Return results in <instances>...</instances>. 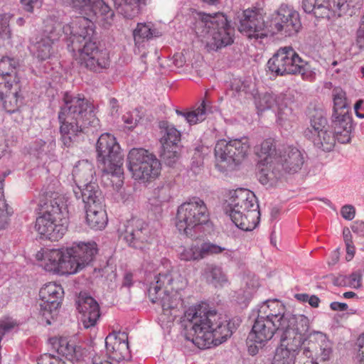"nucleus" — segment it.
Listing matches in <instances>:
<instances>
[{"mask_svg":"<svg viewBox=\"0 0 364 364\" xmlns=\"http://www.w3.org/2000/svg\"><path fill=\"white\" fill-rule=\"evenodd\" d=\"M164 266L166 269L160 270L156 276L155 284L149 289V296L152 303H159L161 306L159 323L163 328L168 329L178 316L179 306L183 304L181 291L185 288L186 282L172 268L169 261L165 260Z\"/></svg>","mask_w":364,"mask_h":364,"instance_id":"f257e3e1","label":"nucleus"},{"mask_svg":"<svg viewBox=\"0 0 364 364\" xmlns=\"http://www.w3.org/2000/svg\"><path fill=\"white\" fill-rule=\"evenodd\" d=\"M184 316L191 323L193 332L192 338L187 337V339L200 349L217 346L232 335V331L227 320L207 305L191 307Z\"/></svg>","mask_w":364,"mask_h":364,"instance_id":"f03ea898","label":"nucleus"},{"mask_svg":"<svg viewBox=\"0 0 364 364\" xmlns=\"http://www.w3.org/2000/svg\"><path fill=\"white\" fill-rule=\"evenodd\" d=\"M63 101L58 114L60 132L63 144L70 146L84 129L90 127L92 132L97 130L100 120L95 116L94 106L84 97L65 93Z\"/></svg>","mask_w":364,"mask_h":364,"instance_id":"7ed1b4c3","label":"nucleus"},{"mask_svg":"<svg viewBox=\"0 0 364 364\" xmlns=\"http://www.w3.org/2000/svg\"><path fill=\"white\" fill-rule=\"evenodd\" d=\"M194 29L198 36L205 39L209 50H217L233 43L234 28L222 13H198Z\"/></svg>","mask_w":364,"mask_h":364,"instance_id":"20e7f679","label":"nucleus"},{"mask_svg":"<svg viewBox=\"0 0 364 364\" xmlns=\"http://www.w3.org/2000/svg\"><path fill=\"white\" fill-rule=\"evenodd\" d=\"M227 203L226 212L237 228L251 231L257 227L260 213L253 192L246 188L232 191Z\"/></svg>","mask_w":364,"mask_h":364,"instance_id":"39448f33","label":"nucleus"},{"mask_svg":"<svg viewBox=\"0 0 364 364\" xmlns=\"http://www.w3.org/2000/svg\"><path fill=\"white\" fill-rule=\"evenodd\" d=\"M70 198L60 194L53 198L48 210L36 221V229L43 237L56 241L67 231Z\"/></svg>","mask_w":364,"mask_h":364,"instance_id":"423d86ee","label":"nucleus"},{"mask_svg":"<svg viewBox=\"0 0 364 364\" xmlns=\"http://www.w3.org/2000/svg\"><path fill=\"white\" fill-rule=\"evenodd\" d=\"M258 314L274 321L277 326L285 328L284 333H307L309 320L304 316H296L285 313L284 305L278 300H267L259 306Z\"/></svg>","mask_w":364,"mask_h":364,"instance_id":"0eeeda50","label":"nucleus"},{"mask_svg":"<svg viewBox=\"0 0 364 364\" xmlns=\"http://www.w3.org/2000/svg\"><path fill=\"white\" fill-rule=\"evenodd\" d=\"M96 150L97 161L102 166V177L118 178L121 181L120 178L124 173L122 156L116 138L109 133L101 134L97 142Z\"/></svg>","mask_w":364,"mask_h":364,"instance_id":"6e6552de","label":"nucleus"},{"mask_svg":"<svg viewBox=\"0 0 364 364\" xmlns=\"http://www.w3.org/2000/svg\"><path fill=\"white\" fill-rule=\"evenodd\" d=\"M208 218L205 202L198 197H192L178 206L176 226L179 232L191 237L198 228L208 220Z\"/></svg>","mask_w":364,"mask_h":364,"instance_id":"1a4fd4ad","label":"nucleus"},{"mask_svg":"<svg viewBox=\"0 0 364 364\" xmlns=\"http://www.w3.org/2000/svg\"><path fill=\"white\" fill-rule=\"evenodd\" d=\"M250 144L246 136L218 141L215 146V167L225 172L243 160L249 153Z\"/></svg>","mask_w":364,"mask_h":364,"instance_id":"9d476101","label":"nucleus"},{"mask_svg":"<svg viewBox=\"0 0 364 364\" xmlns=\"http://www.w3.org/2000/svg\"><path fill=\"white\" fill-rule=\"evenodd\" d=\"M128 168L132 177L146 182L156 178L160 173L161 163L154 154L142 148L131 149L127 156Z\"/></svg>","mask_w":364,"mask_h":364,"instance_id":"9b49d317","label":"nucleus"},{"mask_svg":"<svg viewBox=\"0 0 364 364\" xmlns=\"http://www.w3.org/2000/svg\"><path fill=\"white\" fill-rule=\"evenodd\" d=\"M256 154L259 158L257 164L259 181L263 185L273 186L280 177V168H272L279 154V151H276L274 139L269 138L264 140L256 148Z\"/></svg>","mask_w":364,"mask_h":364,"instance_id":"f8f14e48","label":"nucleus"},{"mask_svg":"<svg viewBox=\"0 0 364 364\" xmlns=\"http://www.w3.org/2000/svg\"><path fill=\"white\" fill-rule=\"evenodd\" d=\"M67 247L58 249H42L37 252L36 259L39 265L46 271L59 275L76 273L77 265L71 262L70 255Z\"/></svg>","mask_w":364,"mask_h":364,"instance_id":"ddd939ff","label":"nucleus"},{"mask_svg":"<svg viewBox=\"0 0 364 364\" xmlns=\"http://www.w3.org/2000/svg\"><path fill=\"white\" fill-rule=\"evenodd\" d=\"M68 47L73 52L75 60L82 68L97 72L109 65L107 52L99 49L95 41H87L80 46L68 44Z\"/></svg>","mask_w":364,"mask_h":364,"instance_id":"4468645a","label":"nucleus"},{"mask_svg":"<svg viewBox=\"0 0 364 364\" xmlns=\"http://www.w3.org/2000/svg\"><path fill=\"white\" fill-rule=\"evenodd\" d=\"M301 28L299 13L291 6L282 4L267 22L268 32L284 36L296 35Z\"/></svg>","mask_w":364,"mask_h":364,"instance_id":"2eb2a0df","label":"nucleus"},{"mask_svg":"<svg viewBox=\"0 0 364 364\" xmlns=\"http://www.w3.org/2000/svg\"><path fill=\"white\" fill-rule=\"evenodd\" d=\"M361 5L360 0H303L302 7L316 18L333 19L346 14L349 7Z\"/></svg>","mask_w":364,"mask_h":364,"instance_id":"dca6fc26","label":"nucleus"},{"mask_svg":"<svg viewBox=\"0 0 364 364\" xmlns=\"http://www.w3.org/2000/svg\"><path fill=\"white\" fill-rule=\"evenodd\" d=\"M92 18L99 20L105 28H107L112 24L111 23L109 25H105V22L100 15H83L75 17L61 28L64 35L70 41V45L79 44L80 46L81 43H87V41H94L95 28Z\"/></svg>","mask_w":364,"mask_h":364,"instance_id":"f3484780","label":"nucleus"},{"mask_svg":"<svg viewBox=\"0 0 364 364\" xmlns=\"http://www.w3.org/2000/svg\"><path fill=\"white\" fill-rule=\"evenodd\" d=\"M272 321L257 314L252 330L247 337L248 352L250 355H256L266 343L277 333L284 334L285 328H280Z\"/></svg>","mask_w":364,"mask_h":364,"instance_id":"a211bd4d","label":"nucleus"},{"mask_svg":"<svg viewBox=\"0 0 364 364\" xmlns=\"http://www.w3.org/2000/svg\"><path fill=\"white\" fill-rule=\"evenodd\" d=\"M306 341V333H286L281 336L280 346L276 349L272 364H294L299 350Z\"/></svg>","mask_w":364,"mask_h":364,"instance_id":"6ab92c4d","label":"nucleus"},{"mask_svg":"<svg viewBox=\"0 0 364 364\" xmlns=\"http://www.w3.org/2000/svg\"><path fill=\"white\" fill-rule=\"evenodd\" d=\"M299 57L291 47L280 48L267 61V70L277 76L293 74L296 70V62H299Z\"/></svg>","mask_w":364,"mask_h":364,"instance_id":"aec40b11","label":"nucleus"},{"mask_svg":"<svg viewBox=\"0 0 364 364\" xmlns=\"http://www.w3.org/2000/svg\"><path fill=\"white\" fill-rule=\"evenodd\" d=\"M239 31L250 39H262L268 34L267 24L262 16L255 10L247 9L238 16Z\"/></svg>","mask_w":364,"mask_h":364,"instance_id":"412c9836","label":"nucleus"},{"mask_svg":"<svg viewBox=\"0 0 364 364\" xmlns=\"http://www.w3.org/2000/svg\"><path fill=\"white\" fill-rule=\"evenodd\" d=\"M61 27L49 26L33 40L30 46L33 55L41 61L46 60L53 53V44L60 38Z\"/></svg>","mask_w":364,"mask_h":364,"instance_id":"4be33fe9","label":"nucleus"},{"mask_svg":"<svg viewBox=\"0 0 364 364\" xmlns=\"http://www.w3.org/2000/svg\"><path fill=\"white\" fill-rule=\"evenodd\" d=\"M306 336L309 341L307 346H304L303 348V354L306 358H311L313 351H316L314 359L318 362L329 360L333 353V344L326 335L320 331H315L309 335L307 332Z\"/></svg>","mask_w":364,"mask_h":364,"instance_id":"5701e85b","label":"nucleus"},{"mask_svg":"<svg viewBox=\"0 0 364 364\" xmlns=\"http://www.w3.org/2000/svg\"><path fill=\"white\" fill-rule=\"evenodd\" d=\"M81 15L102 16L105 25L113 21L114 12L103 0H65Z\"/></svg>","mask_w":364,"mask_h":364,"instance_id":"b1692460","label":"nucleus"},{"mask_svg":"<svg viewBox=\"0 0 364 364\" xmlns=\"http://www.w3.org/2000/svg\"><path fill=\"white\" fill-rule=\"evenodd\" d=\"M124 240L136 249H144V245L151 240V234L148 225L141 219L128 221L124 232Z\"/></svg>","mask_w":364,"mask_h":364,"instance_id":"393cba45","label":"nucleus"},{"mask_svg":"<svg viewBox=\"0 0 364 364\" xmlns=\"http://www.w3.org/2000/svg\"><path fill=\"white\" fill-rule=\"evenodd\" d=\"M304 161L303 154L299 149L293 146H287L279 149L277 159L272 168H279L280 175L282 171L294 173L301 168Z\"/></svg>","mask_w":364,"mask_h":364,"instance_id":"a878e982","label":"nucleus"},{"mask_svg":"<svg viewBox=\"0 0 364 364\" xmlns=\"http://www.w3.org/2000/svg\"><path fill=\"white\" fill-rule=\"evenodd\" d=\"M105 347L109 358L120 362L130 358L128 335L125 332H113L105 338Z\"/></svg>","mask_w":364,"mask_h":364,"instance_id":"bb28decb","label":"nucleus"},{"mask_svg":"<svg viewBox=\"0 0 364 364\" xmlns=\"http://www.w3.org/2000/svg\"><path fill=\"white\" fill-rule=\"evenodd\" d=\"M76 304L83 327L85 328L94 327L100 317L98 303L86 294H80Z\"/></svg>","mask_w":364,"mask_h":364,"instance_id":"cd10ccee","label":"nucleus"},{"mask_svg":"<svg viewBox=\"0 0 364 364\" xmlns=\"http://www.w3.org/2000/svg\"><path fill=\"white\" fill-rule=\"evenodd\" d=\"M63 289L60 284L50 282L43 285L40 289L39 296L42 301L41 309L44 316L46 313L55 314L63 296Z\"/></svg>","mask_w":364,"mask_h":364,"instance_id":"c85d7f7f","label":"nucleus"},{"mask_svg":"<svg viewBox=\"0 0 364 364\" xmlns=\"http://www.w3.org/2000/svg\"><path fill=\"white\" fill-rule=\"evenodd\" d=\"M67 250L70 253L71 262L75 263V266H77L76 273L87 265L97 252V244L94 242H74Z\"/></svg>","mask_w":364,"mask_h":364,"instance_id":"c756f323","label":"nucleus"},{"mask_svg":"<svg viewBox=\"0 0 364 364\" xmlns=\"http://www.w3.org/2000/svg\"><path fill=\"white\" fill-rule=\"evenodd\" d=\"M20 91L19 80L15 77L12 80V83L9 80L6 81V84L0 85V101L2 102L6 112L14 113L18 110L19 105L22 102Z\"/></svg>","mask_w":364,"mask_h":364,"instance_id":"7c9ffc66","label":"nucleus"},{"mask_svg":"<svg viewBox=\"0 0 364 364\" xmlns=\"http://www.w3.org/2000/svg\"><path fill=\"white\" fill-rule=\"evenodd\" d=\"M49 343L52 348L59 355L72 362L78 361L83 357L84 350L67 337L51 338L49 339Z\"/></svg>","mask_w":364,"mask_h":364,"instance_id":"2f4dec72","label":"nucleus"},{"mask_svg":"<svg viewBox=\"0 0 364 364\" xmlns=\"http://www.w3.org/2000/svg\"><path fill=\"white\" fill-rule=\"evenodd\" d=\"M86 223L93 230H102L107 224L108 218L103 203L85 208Z\"/></svg>","mask_w":364,"mask_h":364,"instance_id":"473e14b6","label":"nucleus"},{"mask_svg":"<svg viewBox=\"0 0 364 364\" xmlns=\"http://www.w3.org/2000/svg\"><path fill=\"white\" fill-rule=\"evenodd\" d=\"M77 187L78 192L74 190V193L76 198H79L78 193H80L82 201L85 203V208L98 204V203H102V198L100 197L101 193L95 183H92L90 181L78 185Z\"/></svg>","mask_w":364,"mask_h":364,"instance_id":"72a5a7b5","label":"nucleus"},{"mask_svg":"<svg viewBox=\"0 0 364 364\" xmlns=\"http://www.w3.org/2000/svg\"><path fill=\"white\" fill-rule=\"evenodd\" d=\"M289 99L285 96L282 105L277 107V124L285 131L290 130L293 127L295 117L292 109L289 107Z\"/></svg>","mask_w":364,"mask_h":364,"instance_id":"f704fd0d","label":"nucleus"},{"mask_svg":"<svg viewBox=\"0 0 364 364\" xmlns=\"http://www.w3.org/2000/svg\"><path fill=\"white\" fill-rule=\"evenodd\" d=\"M93 173V165L87 160H82L74 166L72 171L73 179L77 186L83 184L91 181Z\"/></svg>","mask_w":364,"mask_h":364,"instance_id":"c9c22d12","label":"nucleus"},{"mask_svg":"<svg viewBox=\"0 0 364 364\" xmlns=\"http://www.w3.org/2000/svg\"><path fill=\"white\" fill-rule=\"evenodd\" d=\"M203 276L206 282L215 287H223L228 283V278L223 269L213 264H208L203 272Z\"/></svg>","mask_w":364,"mask_h":364,"instance_id":"e433bc0d","label":"nucleus"},{"mask_svg":"<svg viewBox=\"0 0 364 364\" xmlns=\"http://www.w3.org/2000/svg\"><path fill=\"white\" fill-rule=\"evenodd\" d=\"M209 111L210 105L203 100L196 109L186 112L176 110V112L178 116L182 117L190 125H193L204 121Z\"/></svg>","mask_w":364,"mask_h":364,"instance_id":"4c0bfd02","label":"nucleus"},{"mask_svg":"<svg viewBox=\"0 0 364 364\" xmlns=\"http://www.w3.org/2000/svg\"><path fill=\"white\" fill-rule=\"evenodd\" d=\"M285 95L280 93L275 95L273 93H264L259 95L255 99V106L259 112L277 107L279 105H282L284 101Z\"/></svg>","mask_w":364,"mask_h":364,"instance_id":"58836bf2","label":"nucleus"},{"mask_svg":"<svg viewBox=\"0 0 364 364\" xmlns=\"http://www.w3.org/2000/svg\"><path fill=\"white\" fill-rule=\"evenodd\" d=\"M17 65L18 63L14 58L3 57L0 60V85L6 84V81L9 80L12 83L14 77L19 80L16 72Z\"/></svg>","mask_w":364,"mask_h":364,"instance_id":"ea45409f","label":"nucleus"},{"mask_svg":"<svg viewBox=\"0 0 364 364\" xmlns=\"http://www.w3.org/2000/svg\"><path fill=\"white\" fill-rule=\"evenodd\" d=\"M161 128L164 129V135L162 137L163 147L168 148V146H178L181 141V132L172 125L166 122H163Z\"/></svg>","mask_w":364,"mask_h":364,"instance_id":"a19ab883","label":"nucleus"},{"mask_svg":"<svg viewBox=\"0 0 364 364\" xmlns=\"http://www.w3.org/2000/svg\"><path fill=\"white\" fill-rule=\"evenodd\" d=\"M314 144L325 151H330L335 145V137L331 132L326 129L311 137Z\"/></svg>","mask_w":364,"mask_h":364,"instance_id":"79ce46f5","label":"nucleus"},{"mask_svg":"<svg viewBox=\"0 0 364 364\" xmlns=\"http://www.w3.org/2000/svg\"><path fill=\"white\" fill-rule=\"evenodd\" d=\"M154 34L151 23H139L133 31L134 40L136 45L139 46L145 41L151 39Z\"/></svg>","mask_w":364,"mask_h":364,"instance_id":"37998d69","label":"nucleus"},{"mask_svg":"<svg viewBox=\"0 0 364 364\" xmlns=\"http://www.w3.org/2000/svg\"><path fill=\"white\" fill-rule=\"evenodd\" d=\"M299 62H296V70L293 74H301L302 78L306 80L313 81L316 78V69L308 62L299 57Z\"/></svg>","mask_w":364,"mask_h":364,"instance_id":"c03bdc74","label":"nucleus"},{"mask_svg":"<svg viewBox=\"0 0 364 364\" xmlns=\"http://www.w3.org/2000/svg\"><path fill=\"white\" fill-rule=\"evenodd\" d=\"M341 112L333 113L332 126L333 129L339 127L342 129H352V118L348 110H344Z\"/></svg>","mask_w":364,"mask_h":364,"instance_id":"a18cd8bd","label":"nucleus"},{"mask_svg":"<svg viewBox=\"0 0 364 364\" xmlns=\"http://www.w3.org/2000/svg\"><path fill=\"white\" fill-rule=\"evenodd\" d=\"M198 249L200 260L209 256L220 254L225 250V247L210 242H203L198 245Z\"/></svg>","mask_w":364,"mask_h":364,"instance_id":"49530a36","label":"nucleus"},{"mask_svg":"<svg viewBox=\"0 0 364 364\" xmlns=\"http://www.w3.org/2000/svg\"><path fill=\"white\" fill-rule=\"evenodd\" d=\"M178 257L181 260L187 262L200 260L198 245L180 247L178 250Z\"/></svg>","mask_w":364,"mask_h":364,"instance_id":"de8ad7c7","label":"nucleus"},{"mask_svg":"<svg viewBox=\"0 0 364 364\" xmlns=\"http://www.w3.org/2000/svg\"><path fill=\"white\" fill-rule=\"evenodd\" d=\"M333 113L341 112L344 110H348L347 107L346 92L341 89L333 90Z\"/></svg>","mask_w":364,"mask_h":364,"instance_id":"09e8293b","label":"nucleus"},{"mask_svg":"<svg viewBox=\"0 0 364 364\" xmlns=\"http://www.w3.org/2000/svg\"><path fill=\"white\" fill-rule=\"evenodd\" d=\"M11 17L9 14H0V41L11 38V30L9 26Z\"/></svg>","mask_w":364,"mask_h":364,"instance_id":"8fccbe9b","label":"nucleus"},{"mask_svg":"<svg viewBox=\"0 0 364 364\" xmlns=\"http://www.w3.org/2000/svg\"><path fill=\"white\" fill-rule=\"evenodd\" d=\"M178 146H168V148L163 147L161 157L168 166H172L178 159Z\"/></svg>","mask_w":364,"mask_h":364,"instance_id":"3c124183","label":"nucleus"},{"mask_svg":"<svg viewBox=\"0 0 364 364\" xmlns=\"http://www.w3.org/2000/svg\"><path fill=\"white\" fill-rule=\"evenodd\" d=\"M326 124L327 120L325 117H314L311 119V129L309 131L311 134V137L326 129Z\"/></svg>","mask_w":364,"mask_h":364,"instance_id":"603ef678","label":"nucleus"},{"mask_svg":"<svg viewBox=\"0 0 364 364\" xmlns=\"http://www.w3.org/2000/svg\"><path fill=\"white\" fill-rule=\"evenodd\" d=\"M6 207L7 205L4 198L3 183L0 181V229L4 228L8 223L9 213Z\"/></svg>","mask_w":364,"mask_h":364,"instance_id":"864d4df0","label":"nucleus"},{"mask_svg":"<svg viewBox=\"0 0 364 364\" xmlns=\"http://www.w3.org/2000/svg\"><path fill=\"white\" fill-rule=\"evenodd\" d=\"M154 194L157 202L160 203L168 201L171 197V188L168 185L156 188Z\"/></svg>","mask_w":364,"mask_h":364,"instance_id":"5fc2aeb1","label":"nucleus"},{"mask_svg":"<svg viewBox=\"0 0 364 364\" xmlns=\"http://www.w3.org/2000/svg\"><path fill=\"white\" fill-rule=\"evenodd\" d=\"M352 129H342L337 127L333 129V136L335 137V141H338L341 144L349 143L350 141V132Z\"/></svg>","mask_w":364,"mask_h":364,"instance_id":"6e6d98bb","label":"nucleus"},{"mask_svg":"<svg viewBox=\"0 0 364 364\" xmlns=\"http://www.w3.org/2000/svg\"><path fill=\"white\" fill-rule=\"evenodd\" d=\"M259 281L256 277H253L251 279H247L246 281V289L244 291L245 300H248L252 297L253 293L259 287Z\"/></svg>","mask_w":364,"mask_h":364,"instance_id":"4d7b16f0","label":"nucleus"},{"mask_svg":"<svg viewBox=\"0 0 364 364\" xmlns=\"http://www.w3.org/2000/svg\"><path fill=\"white\" fill-rule=\"evenodd\" d=\"M361 277L362 275L359 272H353L349 276L345 277V284L352 288L358 289L361 286Z\"/></svg>","mask_w":364,"mask_h":364,"instance_id":"13d9d810","label":"nucleus"},{"mask_svg":"<svg viewBox=\"0 0 364 364\" xmlns=\"http://www.w3.org/2000/svg\"><path fill=\"white\" fill-rule=\"evenodd\" d=\"M38 364H68L65 361L50 353H45L38 359Z\"/></svg>","mask_w":364,"mask_h":364,"instance_id":"bf43d9fd","label":"nucleus"},{"mask_svg":"<svg viewBox=\"0 0 364 364\" xmlns=\"http://www.w3.org/2000/svg\"><path fill=\"white\" fill-rule=\"evenodd\" d=\"M341 214L345 219L351 220L355 217V208L351 205H346L342 207L341 210Z\"/></svg>","mask_w":364,"mask_h":364,"instance_id":"052dcab7","label":"nucleus"},{"mask_svg":"<svg viewBox=\"0 0 364 364\" xmlns=\"http://www.w3.org/2000/svg\"><path fill=\"white\" fill-rule=\"evenodd\" d=\"M122 178H123V175L120 178L121 181H119L118 178H116L117 181H115V183H116L117 186H120V188L119 189L118 193L120 196V200L124 202L129 199L130 195L125 192L124 188H122V186L123 183Z\"/></svg>","mask_w":364,"mask_h":364,"instance_id":"680f3d73","label":"nucleus"},{"mask_svg":"<svg viewBox=\"0 0 364 364\" xmlns=\"http://www.w3.org/2000/svg\"><path fill=\"white\" fill-rule=\"evenodd\" d=\"M358 358L360 364H364V334L358 338Z\"/></svg>","mask_w":364,"mask_h":364,"instance_id":"e2e57ef3","label":"nucleus"},{"mask_svg":"<svg viewBox=\"0 0 364 364\" xmlns=\"http://www.w3.org/2000/svg\"><path fill=\"white\" fill-rule=\"evenodd\" d=\"M23 9L28 12H33L34 5L38 3V0H21Z\"/></svg>","mask_w":364,"mask_h":364,"instance_id":"0e129e2a","label":"nucleus"},{"mask_svg":"<svg viewBox=\"0 0 364 364\" xmlns=\"http://www.w3.org/2000/svg\"><path fill=\"white\" fill-rule=\"evenodd\" d=\"M346 252H347L346 258L347 261H350L352 259V258L354 256L355 248H354V246L352 245L351 240H346Z\"/></svg>","mask_w":364,"mask_h":364,"instance_id":"69168bd1","label":"nucleus"},{"mask_svg":"<svg viewBox=\"0 0 364 364\" xmlns=\"http://www.w3.org/2000/svg\"><path fill=\"white\" fill-rule=\"evenodd\" d=\"M123 121L127 125V127L131 129L136 125V119L134 118L129 113L123 116Z\"/></svg>","mask_w":364,"mask_h":364,"instance_id":"338daca9","label":"nucleus"},{"mask_svg":"<svg viewBox=\"0 0 364 364\" xmlns=\"http://www.w3.org/2000/svg\"><path fill=\"white\" fill-rule=\"evenodd\" d=\"M356 43L360 48H364V27H360L358 30Z\"/></svg>","mask_w":364,"mask_h":364,"instance_id":"774afa93","label":"nucleus"}]
</instances>
